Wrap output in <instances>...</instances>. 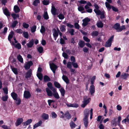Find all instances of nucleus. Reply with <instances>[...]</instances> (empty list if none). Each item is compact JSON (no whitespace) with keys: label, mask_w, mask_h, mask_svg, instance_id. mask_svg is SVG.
Wrapping results in <instances>:
<instances>
[{"label":"nucleus","mask_w":129,"mask_h":129,"mask_svg":"<svg viewBox=\"0 0 129 129\" xmlns=\"http://www.w3.org/2000/svg\"><path fill=\"white\" fill-rule=\"evenodd\" d=\"M127 121L128 123H129V115L127 116L126 118L123 120L122 122L125 123Z\"/></svg>","instance_id":"obj_38"},{"label":"nucleus","mask_w":129,"mask_h":129,"mask_svg":"<svg viewBox=\"0 0 129 129\" xmlns=\"http://www.w3.org/2000/svg\"><path fill=\"white\" fill-rule=\"evenodd\" d=\"M23 27L26 28H28L29 26V25L25 23H23Z\"/></svg>","instance_id":"obj_64"},{"label":"nucleus","mask_w":129,"mask_h":129,"mask_svg":"<svg viewBox=\"0 0 129 129\" xmlns=\"http://www.w3.org/2000/svg\"><path fill=\"white\" fill-rule=\"evenodd\" d=\"M54 84L55 86L58 88H60L61 87L60 84L58 82L55 81L54 82Z\"/></svg>","instance_id":"obj_41"},{"label":"nucleus","mask_w":129,"mask_h":129,"mask_svg":"<svg viewBox=\"0 0 129 129\" xmlns=\"http://www.w3.org/2000/svg\"><path fill=\"white\" fill-rule=\"evenodd\" d=\"M44 80L45 82H47L50 81V78L47 76L45 75L44 76Z\"/></svg>","instance_id":"obj_37"},{"label":"nucleus","mask_w":129,"mask_h":129,"mask_svg":"<svg viewBox=\"0 0 129 129\" xmlns=\"http://www.w3.org/2000/svg\"><path fill=\"white\" fill-rule=\"evenodd\" d=\"M41 117L43 119L46 120L48 119L49 116L48 114L43 113L41 115Z\"/></svg>","instance_id":"obj_12"},{"label":"nucleus","mask_w":129,"mask_h":129,"mask_svg":"<svg viewBox=\"0 0 129 129\" xmlns=\"http://www.w3.org/2000/svg\"><path fill=\"white\" fill-rule=\"evenodd\" d=\"M70 126L71 128H75L76 126V124L73 121H71L70 123Z\"/></svg>","instance_id":"obj_36"},{"label":"nucleus","mask_w":129,"mask_h":129,"mask_svg":"<svg viewBox=\"0 0 129 129\" xmlns=\"http://www.w3.org/2000/svg\"><path fill=\"white\" fill-rule=\"evenodd\" d=\"M79 45L81 48L83 47L85 45L84 42V41H81L78 43Z\"/></svg>","instance_id":"obj_44"},{"label":"nucleus","mask_w":129,"mask_h":129,"mask_svg":"<svg viewBox=\"0 0 129 129\" xmlns=\"http://www.w3.org/2000/svg\"><path fill=\"white\" fill-rule=\"evenodd\" d=\"M11 15L14 20H15L17 17H19V15L14 13L12 14Z\"/></svg>","instance_id":"obj_55"},{"label":"nucleus","mask_w":129,"mask_h":129,"mask_svg":"<svg viewBox=\"0 0 129 129\" xmlns=\"http://www.w3.org/2000/svg\"><path fill=\"white\" fill-rule=\"evenodd\" d=\"M78 10L79 11H80L82 13L85 12L84 11V9L83 6H80L78 8Z\"/></svg>","instance_id":"obj_30"},{"label":"nucleus","mask_w":129,"mask_h":129,"mask_svg":"<svg viewBox=\"0 0 129 129\" xmlns=\"http://www.w3.org/2000/svg\"><path fill=\"white\" fill-rule=\"evenodd\" d=\"M90 19L88 17H86L83 20V23H82V25L85 26L87 25L88 24V22L90 21Z\"/></svg>","instance_id":"obj_6"},{"label":"nucleus","mask_w":129,"mask_h":129,"mask_svg":"<svg viewBox=\"0 0 129 129\" xmlns=\"http://www.w3.org/2000/svg\"><path fill=\"white\" fill-rule=\"evenodd\" d=\"M96 78V77L95 76H93L91 78V84L92 85L94 81H95Z\"/></svg>","instance_id":"obj_61"},{"label":"nucleus","mask_w":129,"mask_h":129,"mask_svg":"<svg viewBox=\"0 0 129 129\" xmlns=\"http://www.w3.org/2000/svg\"><path fill=\"white\" fill-rule=\"evenodd\" d=\"M87 98V96H84L83 104L81 105V107L83 108H84L89 103L90 101L91 100L90 98H89L86 99Z\"/></svg>","instance_id":"obj_3"},{"label":"nucleus","mask_w":129,"mask_h":129,"mask_svg":"<svg viewBox=\"0 0 129 129\" xmlns=\"http://www.w3.org/2000/svg\"><path fill=\"white\" fill-rule=\"evenodd\" d=\"M114 36H112L106 43L105 46L106 47H109L111 46V43L113 40Z\"/></svg>","instance_id":"obj_4"},{"label":"nucleus","mask_w":129,"mask_h":129,"mask_svg":"<svg viewBox=\"0 0 129 129\" xmlns=\"http://www.w3.org/2000/svg\"><path fill=\"white\" fill-rule=\"evenodd\" d=\"M14 10L16 13H17L19 12L20 11V9L16 5H15L14 7Z\"/></svg>","instance_id":"obj_29"},{"label":"nucleus","mask_w":129,"mask_h":129,"mask_svg":"<svg viewBox=\"0 0 129 129\" xmlns=\"http://www.w3.org/2000/svg\"><path fill=\"white\" fill-rule=\"evenodd\" d=\"M2 127L4 129H11L10 125V126H8L6 125H3L2 126Z\"/></svg>","instance_id":"obj_57"},{"label":"nucleus","mask_w":129,"mask_h":129,"mask_svg":"<svg viewBox=\"0 0 129 129\" xmlns=\"http://www.w3.org/2000/svg\"><path fill=\"white\" fill-rule=\"evenodd\" d=\"M43 17L45 19L47 20L48 19L49 17L47 12H44Z\"/></svg>","instance_id":"obj_48"},{"label":"nucleus","mask_w":129,"mask_h":129,"mask_svg":"<svg viewBox=\"0 0 129 129\" xmlns=\"http://www.w3.org/2000/svg\"><path fill=\"white\" fill-rule=\"evenodd\" d=\"M8 99V96L7 95H6L5 96H3L2 97V100L4 101H6Z\"/></svg>","instance_id":"obj_54"},{"label":"nucleus","mask_w":129,"mask_h":129,"mask_svg":"<svg viewBox=\"0 0 129 129\" xmlns=\"http://www.w3.org/2000/svg\"><path fill=\"white\" fill-rule=\"evenodd\" d=\"M113 28L118 32H121L123 30L125 29V25H123L120 27V24L118 23H117L114 25Z\"/></svg>","instance_id":"obj_2"},{"label":"nucleus","mask_w":129,"mask_h":129,"mask_svg":"<svg viewBox=\"0 0 129 129\" xmlns=\"http://www.w3.org/2000/svg\"><path fill=\"white\" fill-rule=\"evenodd\" d=\"M23 96L25 98L28 99L30 97L31 95L28 91H25L24 92Z\"/></svg>","instance_id":"obj_8"},{"label":"nucleus","mask_w":129,"mask_h":129,"mask_svg":"<svg viewBox=\"0 0 129 129\" xmlns=\"http://www.w3.org/2000/svg\"><path fill=\"white\" fill-rule=\"evenodd\" d=\"M3 12L7 16H9L10 15L8 10L7 8H5L3 10Z\"/></svg>","instance_id":"obj_31"},{"label":"nucleus","mask_w":129,"mask_h":129,"mask_svg":"<svg viewBox=\"0 0 129 129\" xmlns=\"http://www.w3.org/2000/svg\"><path fill=\"white\" fill-rule=\"evenodd\" d=\"M37 50L39 53H42L43 51V49L42 47H39L37 48Z\"/></svg>","instance_id":"obj_51"},{"label":"nucleus","mask_w":129,"mask_h":129,"mask_svg":"<svg viewBox=\"0 0 129 129\" xmlns=\"http://www.w3.org/2000/svg\"><path fill=\"white\" fill-rule=\"evenodd\" d=\"M34 43V41L33 40H30L29 43L27 44V46L28 48H31L33 46Z\"/></svg>","instance_id":"obj_22"},{"label":"nucleus","mask_w":129,"mask_h":129,"mask_svg":"<svg viewBox=\"0 0 129 129\" xmlns=\"http://www.w3.org/2000/svg\"><path fill=\"white\" fill-rule=\"evenodd\" d=\"M92 6L91 4L89 2H88L87 3V5L85 6L84 8L86 10L89 8V7H91Z\"/></svg>","instance_id":"obj_33"},{"label":"nucleus","mask_w":129,"mask_h":129,"mask_svg":"<svg viewBox=\"0 0 129 129\" xmlns=\"http://www.w3.org/2000/svg\"><path fill=\"white\" fill-rule=\"evenodd\" d=\"M95 88L94 86L93 85H91L89 88V90L90 94L92 95H94V93L95 92Z\"/></svg>","instance_id":"obj_9"},{"label":"nucleus","mask_w":129,"mask_h":129,"mask_svg":"<svg viewBox=\"0 0 129 129\" xmlns=\"http://www.w3.org/2000/svg\"><path fill=\"white\" fill-rule=\"evenodd\" d=\"M33 65V63L31 61H30L28 62H26L25 64L24 67L26 69L28 70Z\"/></svg>","instance_id":"obj_5"},{"label":"nucleus","mask_w":129,"mask_h":129,"mask_svg":"<svg viewBox=\"0 0 129 129\" xmlns=\"http://www.w3.org/2000/svg\"><path fill=\"white\" fill-rule=\"evenodd\" d=\"M43 4L45 5H47L49 4V0H44L43 1Z\"/></svg>","instance_id":"obj_60"},{"label":"nucleus","mask_w":129,"mask_h":129,"mask_svg":"<svg viewBox=\"0 0 129 129\" xmlns=\"http://www.w3.org/2000/svg\"><path fill=\"white\" fill-rule=\"evenodd\" d=\"M98 34V32L97 31H93L91 33V35L93 36V37H94V36H97Z\"/></svg>","instance_id":"obj_40"},{"label":"nucleus","mask_w":129,"mask_h":129,"mask_svg":"<svg viewBox=\"0 0 129 129\" xmlns=\"http://www.w3.org/2000/svg\"><path fill=\"white\" fill-rule=\"evenodd\" d=\"M116 118H114L111 121V123H112L115 126L117 125V123L116 121Z\"/></svg>","instance_id":"obj_59"},{"label":"nucleus","mask_w":129,"mask_h":129,"mask_svg":"<svg viewBox=\"0 0 129 129\" xmlns=\"http://www.w3.org/2000/svg\"><path fill=\"white\" fill-rule=\"evenodd\" d=\"M17 58L18 60L21 62L22 63L23 62V58L20 55H18Z\"/></svg>","instance_id":"obj_42"},{"label":"nucleus","mask_w":129,"mask_h":129,"mask_svg":"<svg viewBox=\"0 0 129 129\" xmlns=\"http://www.w3.org/2000/svg\"><path fill=\"white\" fill-rule=\"evenodd\" d=\"M40 2L39 0H35L33 3V5L35 6H37Z\"/></svg>","instance_id":"obj_56"},{"label":"nucleus","mask_w":129,"mask_h":129,"mask_svg":"<svg viewBox=\"0 0 129 129\" xmlns=\"http://www.w3.org/2000/svg\"><path fill=\"white\" fill-rule=\"evenodd\" d=\"M15 47L18 49H20L21 48V46L19 43L15 44L14 45Z\"/></svg>","instance_id":"obj_47"},{"label":"nucleus","mask_w":129,"mask_h":129,"mask_svg":"<svg viewBox=\"0 0 129 129\" xmlns=\"http://www.w3.org/2000/svg\"><path fill=\"white\" fill-rule=\"evenodd\" d=\"M12 70L13 72L16 75H17L18 74L17 69L13 68L11 67Z\"/></svg>","instance_id":"obj_35"},{"label":"nucleus","mask_w":129,"mask_h":129,"mask_svg":"<svg viewBox=\"0 0 129 129\" xmlns=\"http://www.w3.org/2000/svg\"><path fill=\"white\" fill-rule=\"evenodd\" d=\"M50 68L54 74L55 73V71L57 68L56 66L53 63L50 64Z\"/></svg>","instance_id":"obj_7"},{"label":"nucleus","mask_w":129,"mask_h":129,"mask_svg":"<svg viewBox=\"0 0 129 129\" xmlns=\"http://www.w3.org/2000/svg\"><path fill=\"white\" fill-rule=\"evenodd\" d=\"M53 95L54 97L57 99H59L60 98V97L58 93L56 91V89H55V92H53Z\"/></svg>","instance_id":"obj_24"},{"label":"nucleus","mask_w":129,"mask_h":129,"mask_svg":"<svg viewBox=\"0 0 129 129\" xmlns=\"http://www.w3.org/2000/svg\"><path fill=\"white\" fill-rule=\"evenodd\" d=\"M16 32L17 33L19 34H22L23 33L22 30L20 29H17L15 30Z\"/></svg>","instance_id":"obj_62"},{"label":"nucleus","mask_w":129,"mask_h":129,"mask_svg":"<svg viewBox=\"0 0 129 129\" xmlns=\"http://www.w3.org/2000/svg\"><path fill=\"white\" fill-rule=\"evenodd\" d=\"M66 26L65 25H61L60 26V29L61 32H64L66 30Z\"/></svg>","instance_id":"obj_28"},{"label":"nucleus","mask_w":129,"mask_h":129,"mask_svg":"<svg viewBox=\"0 0 129 129\" xmlns=\"http://www.w3.org/2000/svg\"><path fill=\"white\" fill-rule=\"evenodd\" d=\"M23 121V119L22 118H18L16 121V126H18L20 125Z\"/></svg>","instance_id":"obj_19"},{"label":"nucleus","mask_w":129,"mask_h":129,"mask_svg":"<svg viewBox=\"0 0 129 129\" xmlns=\"http://www.w3.org/2000/svg\"><path fill=\"white\" fill-rule=\"evenodd\" d=\"M46 91L48 96H52L53 95V94L51 90L49 88H46Z\"/></svg>","instance_id":"obj_15"},{"label":"nucleus","mask_w":129,"mask_h":129,"mask_svg":"<svg viewBox=\"0 0 129 129\" xmlns=\"http://www.w3.org/2000/svg\"><path fill=\"white\" fill-rule=\"evenodd\" d=\"M89 113V110L87 109H85L84 111V117L88 118Z\"/></svg>","instance_id":"obj_26"},{"label":"nucleus","mask_w":129,"mask_h":129,"mask_svg":"<svg viewBox=\"0 0 129 129\" xmlns=\"http://www.w3.org/2000/svg\"><path fill=\"white\" fill-rule=\"evenodd\" d=\"M45 28L44 26L43 25L41 26V29L40 30V32L42 34L44 33L45 31Z\"/></svg>","instance_id":"obj_45"},{"label":"nucleus","mask_w":129,"mask_h":129,"mask_svg":"<svg viewBox=\"0 0 129 129\" xmlns=\"http://www.w3.org/2000/svg\"><path fill=\"white\" fill-rule=\"evenodd\" d=\"M16 101V103L17 105H19L21 103V100L20 98H18L16 100H15Z\"/></svg>","instance_id":"obj_52"},{"label":"nucleus","mask_w":129,"mask_h":129,"mask_svg":"<svg viewBox=\"0 0 129 129\" xmlns=\"http://www.w3.org/2000/svg\"><path fill=\"white\" fill-rule=\"evenodd\" d=\"M32 70H29L26 74L25 77L26 78L30 77L32 74Z\"/></svg>","instance_id":"obj_16"},{"label":"nucleus","mask_w":129,"mask_h":129,"mask_svg":"<svg viewBox=\"0 0 129 129\" xmlns=\"http://www.w3.org/2000/svg\"><path fill=\"white\" fill-rule=\"evenodd\" d=\"M129 76V74H128L123 73L122 74L120 77L121 78L123 79H126Z\"/></svg>","instance_id":"obj_13"},{"label":"nucleus","mask_w":129,"mask_h":129,"mask_svg":"<svg viewBox=\"0 0 129 129\" xmlns=\"http://www.w3.org/2000/svg\"><path fill=\"white\" fill-rule=\"evenodd\" d=\"M52 31L53 35L54 37L55 40L58 35V32L57 31L55 28L53 29Z\"/></svg>","instance_id":"obj_10"},{"label":"nucleus","mask_w":129,"mask_h":129,"mask_svg":"<svg viewBox=\"0 0 129 129\" xmlns=\"http://www.w3.org/2000/svg\"><path fill=\"white\" fill-rule=\"evenodd\" d=\"M23 35L24 37L26 39H28V38L29 35L28 32L27 31L23 32Z\"/></svg>","instance_id":"obj_39"},{"label":"nucleus","mask_w":129,"mask_h":129,"mask_svg":"<svg viewBox=\"0 0 129 129\" xmlns=\"http://www.w3.org/2000/svg\"><path fill=\"white\" fill-rule=\"evenodd\" d=\"M42 121H39L37 123L35 124L34 126L33 129H35L37 127L40 126L42 124Z\"/></svg>","instance_id":"obj_18"},{"label":"nucleus","mask_w":129,"mask_h":129,"mask_svg":"<svg viewBox=\"0 0 129 129\" xmlns=\"http://www.w3.org/2000/svg\"><path fill=\"white\" fill-rule=\"evenodd\" d=\"M14 34V32L13 31H11L8 37V40L9 41H11V39L13 37V36Z\"/></svg>","instance_id":"obj_25"},{"label":"nucleus","mask_w":129,"mask_h":129,"mask_svg":"<svg viewBox=\"0 0 129 129\" xmlns=\"http://www.w3.org/2000/svg\"><path fill=\"white\" fill-rule=\"evenodd\" d=\"M96 25L99 28H102L103 26V24L101 21H98L96 23Z\"/></svg>","instance_id":"obj_20"},{"label":"nucleus","mask_w":129,"mask_h":129,"mask_svg":"<svg viewBox=\"0 0 129 129\" xmlns=\"http://www.w3.org/2000/svg\"><path fill=\"white\" fill-rule=\"evenodd\" d=\"M72 63L70 62H68L67 64V67L69 69H71L72 67Z\"/></svg>","instance_id":"obj_58"},{"label":"nucleus","mask_w":129,"mask_h":129,"mask_svg":"<svg viewBox=\"0 0 129 129\" xmlns=\"http://www.w3.org/2000/svg\"><path fill=\"white\" fill-rule=\"evenodd\" d=\"M18 23V22L16 20L14 21L12 24L11 27H14L16 26V25Z\"/></svg>","instance_id":"obj_49"},{"label":"nucleus","mask_w":129,"mask_h":129,"mask_svg":"<svg viewBox=\"0 0 129 129\" xmlns=\"http://www.w3.org/2000/svg\"><path fill=\"white\" fill-rule=\"evenodd\" d=\"M105 4L106 7L109 10H110L111 8V6L107 2H106L105 3Z\"/></svg>","instance_id":"obj_50"},{"label":"nucleus","mask_w":129,"mask_h":129,"mask_svg":"<svg viewBox=\"0 0 129 129\" xmlns=\"http://www.w3.org/2000/svg\"><path fill=\"white\" fill-rule=\"evenodd\" d=\"M37 76L39 79L41 80L43 79V76L42 74L40 73H37Z\"/></svg>","instance_id":"obj_34"},{"label":"nucleus","mask_w":129,"mask_h":129,"mask_svg":"<svg viewBox=\"0 0 129 129\" xmlns=\"http://www.w3.org/2000/svg\"><path fill=\"white\" fill-rule=\"evenodd\" d=\"M93 6L95 9L93 11L96 15H100V18L101 19L104 18L106 15V13L105 11L103 9L101 10L99 9L100 7L97 4L94 3Z\"/></svg>","instance_id":"obj_1"},{"label":"nucleus","mask_w":129,"mask_h":129,"mask_svg":"<svg viewBox=\"0 0 129 129\" xmlns=\"http://www.w3.org/2000/svg\"><path fill=\"white\" fill-rule=\"evenodd\" d=\"M32 122V120L31 119H28L25 122H23V124L24 126L30 124Z\"/></svg>","instance_id":"obj_23"},{"label":"nucleus","mask_w":129,"mask_h":129,"mask_svg":"<svg viewBox=\"0 0 129 129\" xmlns=\"http://www.w3.org/2000/svg\"><path fill=\"white\" fill-rule=\"evenodd\" d=\"M61 93V95L62 96H63L65 93V91L64 89L63 88H61L59 90Z\"/></svg>","instance_id":"obj_43"},{"label":"nucleus","mask_w":129,"mask_h":129,"mask_svg":"<svg viewBox=\"0 0 129 129\" xmlns=\"http://www.w3.org/2000/svg\"><path fill=\"white\" fill-rule=\"evenodd\" d=\"M56 9L55 7L52 5V6L51 9V12L52 14L53 15H56Z\"/></svg>","instance_id":"obj_21"},{"label":"nucleus","mask_w":129,"mask_h":129,"mask_svg":"<svg viewBox=\"0 0 129 129\" xmlns=\"http://www.w3.org/2000/svg\"><path fill=\"white\" fill-rule=\"evenodd\" d=\"M64 115L66 118L68 119H70L71 118V116L68 112H66L64 114Z\"/></svg>","instance_id":"obj_32"},{"label":"nucleus","mask_w":129,"mask_h":129,"mask_svg":"<svg viewBox=\"0 0 129 129\" xmlns=\"http://www.w3.org/2000/svg\"><path fill=\"white\" fill-rule=\"evenodd\" d=\"M62 79L66 83H69V80L67 76L63 75L62 76Z\"/></svg>","instance_id":"obj_27"},{"label":"nucleus","mask_w":129,"mask_h":129,"mask_svg":"<svg viewBox=\"0 0 129 129\" xmlns=\"http://www.w3.org/2000/svg\"><path fill=\"white\" fill-rule=\"evenodd\" d=\"M83 38L84 40L86 42H90V40L86 36H84Z\"/></svg>","instance_id":"obj_63"},{"label":"nucleus","mask_w":129,"mask_h":129,"mask_svg":"<svg viewBox=\"0 0 129 129\" xmlns=\"http://www.w3.org/2000/svg\"><path fill=\"white\" fill-rule=\"evenodd\" d=\"M83 121L85 126L86 128L87 127L88 123V118L84 117L83 119Z\"/></svg>","instance_id":"obj_14"},{"label":"nucleus","mask_w":129,"mask_h":129,"mask_svg":"<svg viewBox=\"0 0 129 129\" xmlns=\"http://www.w3.org/2000/svg\"><path fill=\"white\" fill-rule=\"evenodd\" d=\"M11 95L14 100H16L18 98L17 94L14 92H12L11 93Z\"/></svg>","instance_id":"obj_17"},{"label":"nucleus","mask_w":129,"mask_h":129,"mask_svg":"<svg viewBox=\"0 0 129 129\" xmlns=\"http://www.w3.org/2000/svg\"><path fill=\"white\" fill-rule=\"evenodd\" d=\"M47 85L48 87L50 90H51L53 92L55 91L56 88L53 87L52 86V84L50 82H49L47 84Z\"/></svg>","instance_id":"obj_11"},{"label":"nucleus","mask_w":129,"mask_h":129,"mask_svg":"<svg viewBox=\"0 0 129 129\" xmlns=\"http://www.w3.org/2000/svg\"><path fill=\"white\" fill-rule=\"evenodd\" d=\"M58 17L59 18V19L62 20L64 18V15L61 13H60L58 15Z\"/></svg>","instance_id":"obj_46"},{"label":"nucleus","mask_w":129,"mask_h":129,"mask_svg":"<svg viewBox=\"0 0 129 129\" xmlns=\"http://www.w3.org/2000/svg\"><path fill=\"white\" fill-rule=\"evenodd\" d=\"M36 26L35 25L33 26L31 28V31L32 33L35 32L36 28Z\"/></svg>","instance_id":"obj_53"}]
</instances>
